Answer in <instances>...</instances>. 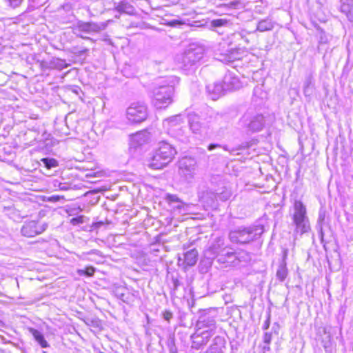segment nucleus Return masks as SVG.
I'll list each match as a JSON object with an SVG mask.
<instances>
[{"instance_id": "nucleus-23", "label": "nucleus", "mask_w": 353, "mask_h": 353, "mask_svg": "<svg viewBox=\"0 0 353 353\" xmlns=\"http://www.w3.org/2000/svg\"><path fill=\"white\" fill-rule=\"evenodd\" d=\"M341 11L344 13L349 21H353V1H350L347 3L343 2L341 6Z\"/></svg>"}, {"instance_id": "nucleus-28", "label": "nucleus", "mask_w": 353, "mask_h": 353, "mask_svg": "<svg viewBox=\"0 0 353 353\" xmlns=\"http://www.w3.org/2000/svg\"><path fill=\"white\" fill-rule=\"evenodd\" d=\"M41 161L48 170L56 168L59 165L58 161L52 158H43Z\"/></svg>"}, {"instance_id": "nucleus-4", "label": "nucleus", "mask_w": 353, "mask_h": 353, "mask_svg": "<svg viewBox=\"0 0 353 353\" xmlns=\"http://www.w3.org/2000/svg\"><path fill=\"white\" fill-rule=\"evenodd\" d=\"M174 92L173 85H161L153 90L152 104L157 109L167 108L172 103V97Z\"/></svg>"}, {"instance_id": "nucleus-54", "label": "nucleus", "mask_w": 353, "mask_h": 353, "mask_svg": "<svg viewBox=\"0 0 353 353\" xmlns=\"http://www.w3.org/2000/svg\"><path fill=\"white\" fill-rule=\"evenodd\" d=\"M42 353H48L46 351H43Z\"/></svg>"}, {"instance_id": "nucleus-42", "label": "nucleus", "mask_w": 353, "mask_h": 353, "mask_svg": "<svg viewBox=\"0 0 353 353\" xmlns=\"http://www.w3.org/2000/svg\"><path fill=\"white\" fill-rule=\"evenodd\" d=\"M239 3L240 2L239 1H233L230 2L228 4H223V6L230 8H236Z\"/></svg>"}, {"instance_id": "nucleus-25", "label": "nucleus", "mask_w": 353, "mask_h": 353, "mask_svg": "<svg viewBox=\"0 0 353 353\" xmlns=\"http://www.w3.org/2000/svg\"><path fill=\"white\" fill-rule=\"evenodd\" d=\"M274 28V23L268 19H263L258 23L256 30L260 32L271 30Z\"/></svg>"}, {"instance_id": "nucleus-33", "label": "nucleus", "mask_w": 353, "mask_h": 353, "mask_svg": "<svg viewBox=\"0 0 353 353\" xmlns=\"http://www.w3.org/2000/svg\"><path fill=\"white\" fill-rule=\"evenodd\" d=\"M253 95L263 99L266 97V93L262 90V88L259 86H256L254 88Z\"/></svg>"}, {"instance_id": "nucleus-31", "label": "nucleus", "mask_w": 353, "mask_h": 353, "mask_svg": "<svg viewBox=\"0 0 353 353\" xmlns=\"http://www.w3.org/2000/svg\"><path fill=\"white\" fill-rule=\"evenodd\" d=\"M53 186L56 188H58L60 190H68L70 189V185L67 183H61L58 180H54L53 181Z\"/></svg>"}, {"instance_id": "nucleus-22", "label": "nucleus", "mask_w": 353, "mask_h": 353, "mask_svg": "<svg viewBox=\"0 0 353 353\" xmlns=\"http://www.w3.org/2000/svg\"><path fill=\"white\" fill-rule=\"evenodd\" d=\"M29 332L32 334L34 339L37 341V343L41 345V347L46 348L49 347L48 343L44 338L43 334L39 330L30 327L29 328Z\"/></svg>"}, {"instance_id": "nucleus-39", "label": "nucleus", "mask_w": 353, "mask_h": 353, "mask_svg": "<svg viewBox=\"0 0 353 353\" xmlns=\"http://www.w3.org/2000/svg\"><path fill=\"white\" fill-rule=\"evenodd\" d=\"M217 196L220 200L227 201L230 197V193L228 192H223L221 194H219Z\"/></svg>"}, {"instance_id": "nucleus-6", "label": "nucleus", "mask_w": 353, "mask_h": 353, "mask_svg": "<svg viewBox=\"0 0 353 353\" xmlns=\"http://www.w3.org/2000/svg\"><path fill=\"white\" fill-rule=\"evenodd\" d=\"M241 126L247 132H256L261 131L265 125V119L263 114H251L245 113L240 121Z\"/></svg>"}, {"instance_id": "nucleus-27", "label": "nucleus", "mask_w": 353, "mask_h": 353, "mask_svg": "<svg viewBox=\"0 0 353 353\" xmlns=\"http://www.w3.org/2000/svg\"><path fill=\"white\" fill-rule=\"evenodd\" d=\"M166 344L170 353H177V348L175 345V337L174 334L170 333L168 334Z\"/></svg>"}, {"instance_id": "nucleus-51", "label": "nucleus", "mask_w": 353, "mask_h": 353, "mask_svg": "<svg viewBox=\"0 0 353 353\" xmlns=\"http://www.w3.org/2000/svg\"><path fill=\"white\" fill-rule=\"evenodd\" d=\"M223 148L226 151L229 150L227 146H223Z\"/></svg>"}, {"instance_id": "nucleus-53", "label": "nucleus", "mask_w": 353, "mask_h": 353, "mask_svg": "<svg viewBox=\"0 0 353 353\" xmlns=\"http://www.w3.org/2000/svg\"><path fill=\"white\" fill-rule=\"evenodd\" d=\"M123 296H124V294H121L122 300H123V301L125 302V299H123Z\"/></svg>"}, {"instance_id": "nucleus-47", "label": "nucleus", "mask_w": 353, "mask_h": 353, "mask_svg": "<svg viewBox=\"0 0 353 353\" xmlns=\"http://www.w3.org/2000/svg\"><path fill=\"white\" fill-rule=\"evenodd\" d=\"M87 51H88V49H84L83 50L79 51L78 53L79 55H82V54H85Z\"/></svg>"}, {"instance_id": "nucleus-29", "label": "nucleus", "mask_w": 353, "mask_h": 353, "mask_svg": "<svg viewBox=\"0 0 353 353\" xmlns=\"http://www.w3.org/2000/svg\"><path fill=\"white\" fill-rule=\"evenodd\" d=\"M230 23V21L225 19H214L210 23L211 26L213 28L228 26Z\"/></svg>"}, {"instance_id": "nucleus-2", "label": "nucleus", "mask_w": 353, "mask_h": 353, "mask_svg": "<svg viewBox=\"0 0 353 353\" xmlns=\"http://www.w3.org/2000/svg\"><path fill=\"white\" fill-rule=\"evenodd\" d=\"M263 232L262 225L240 226L230 232L229 238L232 243L247 244L259 239Z\"/></svg>"}, {"instance_id": "nucleus-19", "label": "nucleus", "mask_w": 353, "mask_h": 353, "mask_svg": "<svg viewBox=\"0 0 353 353\" xmlns=\"http://www.w3.org/2000/svg\"><path fill=\"white\" fill-rule=\"evenodd\" d=\"M226 341L224 337L216 336L211 345L208 347L216 353H224L226 349Z\"/></svg>"}, {"instance_id": "nucleus-20", "label": "nucleus", "mask_w": 353, "mask_h": 353, "mask_svg": "<svg viewBox=\"0 0 353 353\" xmlns=\"http://www.w3.org/2000/svg\"><path fill=\"white\" fill-rule=\"evenodd\" d=\"M198 259V252L196 249H192L183 254V262L188 266H193Z\"/></svg>"}, {"instance_id": "nucleus-17", "label": "nucleus", "mask_w": 353, "mask_h": 353, "mask_svg": "<svg viewBox=\"0 0 353 353\" xmlns=\"http://www.w3.org/2000/svg\"><path fill=\"white\" fill-rule=\"evenodd\" d=\"M150 139V134L147 131H140L130 137V146L137 148L147 143Z\"/></svg>"}, {"instance_id": "nucleus-35", "label": "nucleus", "mask_w": 353, "mask_h": 353, "mask_svg": "<svg viewBox=\"0 0 353 353\" xmlns=\"http://www.w3.org/2000/svg\"><path fill=\"white\" fill-rule=\"evenodd\" d=\"M172 291L171 293L172 295L176 294V292L178 290L179 287L181 285V282L176 278L172 277Z\"/></svg>"}, {"instance_id": "nucleus-38", "label": "nucleus", "mask_w": 353, "mask_h": 353, "mask_svg": "<svg viewBox=\"0 0 353 353\" xmlns=\"http://www.w3.org/2000/svg\"><path fill=\"white\" fill-rule=\"evenodd\" d=\"M303 92L306 96L311 94L310 81H307L305 83Z\"/></svg>"}, {"instance_id": "nucleus-37", "label": "nucleus", "mask_w": 353, "mask_h": 353, "mask_svg": "<svg viewBox=\"0 0 353 353\" xmlns=\"http://www.w3.org/2000/svg\"><path fill=\"white\" fill-rule=\"evenodd\" d=\"M181 121H182L181 115H176L170 119V123L171 125L174 126L177 123H179Z\"/></svg>"}, {"instance_id": "nucleus-26", "label": "nucleus", "mask_w": 353, "mask_h": 353, "mask_svg": "<svg viewBox=\"0 0 353 353\" xmlns=\"http://www.w3.org/2000/svg\"><path fill=\"white\" fill-rule=\"evenodd\" d=\"M288 274V271L286 266V263L283 261L282 263L279 265L276 271V277L281 281H283L286 279Z\"/></svg>"}, {"instance_id": "nucleus-3", "label": "nucleus", "mask_w": 353, "mask_h": 353, "mask_svg": "<svg viewBox=\"0 0 353 353\" xmlns=\"http://www.w3.org/2000/svg\"><path fill=\"white\" fill-rule=\"evenodd\" d=\"M292 221L296 226L295 232L296 233L303 234L310 230L306 207L301 201L296 200L294 203Z\"/></svg>"}, {"instance_id": "nucleus-10", "label": "nucleus", "mask_w": 353, "mask_h": 353, "mask_svg": "<svg viewBox=\"0 0 353 353\" xmlns=\"http://www.w3.org/2000/svg\"><path fill=\"white\" fill-rule=\"evenodd\" d=\"M196 326V330H203V332L213 336L216 333V323L214 318L209 316L205 312L199 316Z\"/></svg>"}, {"instance_id": "nucleus-7", "label": "nucleus", "mask_w": 353, "mask_h": 353, "mask_svg": "<svg viewBox=\"0 0 353 353\" xmlns=\"http://www.w3.org/2000/svg\"><path fill=\"white\" fill-rule=\"evenodd\" d=\"M206 254L210 258H216L219 263H232L236 261V252H230L225 248L219 250V245H212L207 251Z\"/></svg>"}, {"instance_id": "nucleus-15", "label": "nucleus", "mask_w": 353, "mask_h": 353, "mask_svg": "<svg viewBox=\"0 0 353 353\" xmlns=\"http://www.w3.org/2000/svg\"><path fill=\"white\" fill-rule=\"evenodd\" d=\"M226 92L239 89L241 87V83L239 78L231 72L226 73L221 81Z\"/></svg>"}, {"instance_id": "nucleus-1", "label": "nucleus", "mask_w": 353, "mask_h": 353, "mask_svg": "<svg viewBox=\"0 0 353 353\" xmlns=\"http://www.w3.org/2000/svg\"><path fill=\"white\" fill-rule=\"evenodd\" d=\"M176 151L174 147L165 141L158 143L152 156L148 161V166L153 170H160L172 161Z\"/></svg>"}, {"instance_id": "nucleus-45", "label": "nucleus", "mask_w": 353, "mask_h": 353, "mask_svg": "<svg viewBox=\"0 0 353 353\" xmlns=\"http://www.w3.org/2000/svg\"><path fill=\"white\" fill-rule=\"evenodd\" d=\"M269 326H270V319H268L265 321V323H264V324L263 325V330H267V329H268Z\"/></svg>"}, {"instance_id": "nucleus-18", "label": "nucleus", "mask_w": 353, "mask_h": 353, "mask_svg": "<svg viewBox=\"0 0 353 353\" xmlns=\"http://www.w3.org/2000/svg\"><path fill=\"white\" fill-rule=\"evenodd\" d=\"M24 0H4L5 5L10 9H17L19 8ZM29 5L27 8L26 12L32 11L34 9L35 6H40L38 3H37L36 0H28Z\"/></svg>"}, {"instance_id": "nucleus-30", "label": "nucleus", "mask_w": 353, "mask_h": 353, "mask_svg": "<svg viewBox=\"0 0 353 353\" xmlns=\"http://www.w3.org/2000/svg\"><path fill=\"white\" fill-rule=\"evenodd\" d=\"M94 272H95V268L92 266H88L85 269L77 270V273L79 275H80V276L85 275L87 276H93Z\"/></svg>"}, {"instance_id": "nucleus-52", "label": "nucleus", "mask_w": 353, "mask_h": 353, "mask_svg": "<svg viewBox=\"0 0 353 353\" xmlns=\"http://www.w3.org/2000/svg\"><path fill=\"white\" fill-rule=\"evenodd\" d=\"M321 238L323 239V232H322V229H321Z\"/></svg>"}, {"instance_id": "nucleus-48", "label": "nucleus", "mask_w": 353, "mask_h": 353, "mask_svg": "<svg viewBox=\"0 0 353 353\" xmlns=\"http://www.w3.org/2000/svg\"><path fill=\"white\" fill-rule=\"evenodd\" d=\"M99 251L97 250H92L91 251H90L89 252H88V254H97Z\"/></svg>"}, {"instance_id": "nucleus-11", "label": "nucleus", "mask_w": 353, "mask_h": 353, "mask_svg": "<svg viewBox=\"0 0 353 353\" xmlns=\"http://www.w3.org/2000/svg\"><path fill=\"white\" fill-rule=\"evenodd\" d=\"M48 228L47 223L39 224L35 221L25 222L21 229V233L26 237H34L43 233Z\"/></svg>"}, {"instance_id": "nucleus-32", "label": "nucleus", "mask_w": 353, "mask_h": 353, "mask_svg": "<svg viewBox=\"0 0 353 353\" xmlns=\"http://www.w3.org/2000/svg\"><path fill=\"white\" fill-rule=\"evenodd\" d=\"M251 259L250 254L248 252H236V260H238L239 261H249Z\"/></svg>"}, {"instance_id": "nucleus-16", "label": "nucleus", "mask_w": 353, "mask_h": 353, "mask_svg": "<svg viewBox=\"0 0 353 353\" xmlns=\"http://www.w3.org/2000/svg\"><path fill=\"white\" fill-rule=\"evenodd\" d=\"M206 90L212 100H216L226 92L222 82H215L208 84Z\"/></svg>"}, {"instance_id": "nucleus-36", "label": "nucleus", "mask_w": 353, "mask_h": 353, "mask_svg": "<svg viewBox=\"0 0 353 353\" xmlns=\"http://www.w3.org/2000/svg\"><path fill=\"white\" fill-rule=\"evenodd\" d=\"M84 222V216H79L77 217H74L70 220V223H72L74 225H77L81 223H83Z\"/></svg>"}, {"instance_id": "nucleus-34", "label": "nucleus", "mask_w": 353, "mask_h": 353, "mask_svg": "<svg viewBox=\"0 0 353 353\" xmlns=\"http://www.w3.org/2000/svg\"><path fill=\"white\" fill-rule=\"evenodd\" d=\"M165 199L170 203H182L181 199L176 194H168L165 196Z\"/></svg>"}, {"instance_id": "nucleus-50", "label": "nucleus", "mask_w": 353, "mask_h": 353, "mask_svg": "<svg viewBox=\"0 0 353 353\" xmlns=\"http://www.w3.org/2000/svg\"><path fill=\"white\" fill-rule=\"evenodd\" d=\"M323 216H322L321 214H319V221L323 220Z\"/></svg>"}, {"instance_id": "nucleus-44", "label": "nucleus", "mask_w": 353, "mask_h": 353, "mask_svg": "<svg viewBox=\"0 0 353 353\" xmlns=\"http://www.w3.org/2000/svg\"><path fill=\"white\" fill-rule=\"evenodd\" d=\"M221 145H219V144L211 143V144H210V145H208V149L209 150H214V149H215V148H221Z\"/></svg>"}, {"instance_id": "nucleus-41", "label": "nucleus", "mask_w": 353, "mask_h": 353, "mask_svg": "<svg viewBox=\"0 0 353 353\" xmlns=\"http://www.w3.org/2000/svg\"><path fill=\"white\" fill-rule=\"evenodd\" d=\"M272 341V334L265 332L263 336V342L265 344L270 345Z\"/></svg>"}, {"instance_id": "nucleus-40", "label": "nucleus", "mask_w": 353, "mask_h": 353, "mask_svg": "<svg viewBox=\"0 0 353 353\" xmlns=\"http://www.w3.org/2000/svg\"><path fill=\"white\" fill-rule=\"evenodd\" d=\"M163 317L166 321L170 322V319L173 317V314L170 311L165 310L163 313Z\"/></svg>"}, {"instance_id": "nucleus-43", "label": "nucleus", "mask_w": 353, "mask_h": 353, "mask_svg": "<svg viewBox=\"0 0 353 353\" xmlns=\"http://www.w3.org/2000/svg\"><path fill=\"white\" fill-rule=\"evenodd\" d=\"M168 24V26H170L171 27H175L178 25L183 24V23L181 22V21L174 19V20L169 21Z\"/></svg>"}, {"instance_id": "nucleus-21", "label": "nucleus", "mask_w": 353, "mask_h": 353, "mask_svg": "<svg viewBox=\"0 0 353 353\" xmlns=\"http://www.w3.org/2000/svg\"><path fill=\"white\" fill-rule=\"evenodd\" d=\"M116 10L120 13H125L132 15L135 13V8L132 5L126 1H122L118 3Z\"/></svg>"}, {"instance_id": "nucleus-8", "label": "nucleus", "mask_w": 353, "mask_h": 353, "mask_svg": "<svg viewBox=\"0 0 353 353\" xmlns=\"http://www.w3.org/2000/svg\"><path fill=\"white\" fill-rule=\"evenodd\" d=\"M106 23L104 22L96 23V22H84L82 21H79L77 22L75 30L79 33H85V34H94L99 33L102 30H104L106 28ZM77 37H79L83 39L86 40H92L90 37L83 36L81 34H77Z\"/></svg>"}, {"instance_id": "nucleus-12", "label": "nucleus", "mask_w": 353, "mask_h": 353, "mask_svg": "<svg viewBox=\"0 0 353 353\" xmlns=\"http://www.w3.org/2000/svg\"><path fill=\"white\" fill-rule=\"evenodd\" d=\"M212 336V334L203 332V330H196V332L191 335V348L196 350L203 348L208 343Z\"/></svg>"}, {"instance_id": "nucleus-9", "label": "nucleus", "mask_w": 353, "mask_h": 353, "mask_svg": "<svg viewBox=\"0 0 353 353\" xmlns=\"http://www.w3.org/2000/svg\"><path fill=\"white\" fill-rule=\"evenodd\" d=\"M126 114L132 123H141L148 117V108L143 103H133L128 108Z\"/></svg>"}, {"instance_id": "nucleus-46", "label": "nucleus", "mask_w": 353, "mask_h": 353, "mask_svg": "<svg viewBox=\"0 0 353 353\" xmlns=\"http://www.w3.org/2000/svg\"><path fill=\"white\" fill-rule=\"evenodd\" d=\"M263 352H267V351H270V345H268V344H265L263 347Z\"/></svg>"}, {"instance_id": "nucleus-49", "label": "nucleus", "mask_w": 353, "mask_h": 353, "mask_svg": "<svg viewBox=\"0 0 353 353\" xmlns=\"http://www.w3.org/2000/svg\"><path fill=\"white\" fill-rule=\"evenodd\" d=\"M204 353H216L211 350L210 349L208 348Z\"/></svg>"}, {"instance_id": "nucleus-13", "label": "nucleus", "mask_w": 353, "mask_h": 353, "mask_svg": "<svg viewBox=\"0 0 353 353\" xmlns=\"http://www.w3.org/2000/svg\"><path fill=\"white\" fill-rule=\"evenodd\" d=\"M188 121L190 129L194 134H202L206 132L205 124L201 121V119L196 114H189Z\"/></svg>"}, {"instance_id": "nucleus-14", "label": "nucleus", "mask_w": 353, "mask_h": 353, "mask_svg": "<svg viewBox=\"0 0 353 353\" xmlns=\"http://www.w3.org/2000/svg\"><path fill=\"white\" fill-rule=\"evenodd\" d=\"M195 162L190 159H183L180 161L179 173L186 180L192 179L195 172Z\"/></svg>"}, {"instance_id": "nucleus-24", "label": "nucleus", "mask_w": 353, "mask_h": 353, "mask_svg": "<svg viewBox=\"0 0 353 353\" xmlns=\"http://www.w3.org/2000/svg\"><path fill=\"white\" fill-rule=\"evenodd\" d=\"M68 65H69L66 63L65 60L57 58L50 61L48 68L50 69H57L61 70L67 68Z\"/></svg>"}, {"instance_id": "nucleus-5", "label": "nucleus", "mask_w": 353, "mask_h": 353, "mask_svg": "<svg viewBox=\"0 0 353 353\" xmlns=\"http://www.w3.org/2000/svg\"><path fill=\"white\" fill-rule=\"evenodd\" d=\"M204 55V49L200 46H190L181 55V68L186 71L194 70Z\"/></svg>"}]
</instances>
